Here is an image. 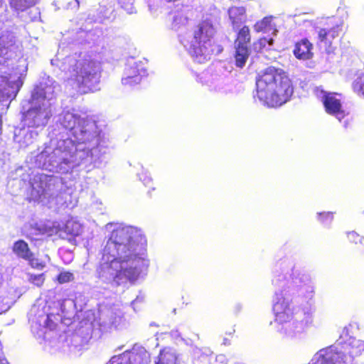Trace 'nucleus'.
<instances>
[{
  "instance_id": "1",
  "label": "nucleus",
  "mask_w": 364,
  "mask_h": 364,
  "mask_svg": "<svg viewBox=\"0 0 364 364\" xmlns=\"http://www.w3.org/2000/svg\"><path fill=\"white\" fill-rule=\"evenodd\" d=\"M146 240L131 228H118L111 234L103 250V260L97 269V277L104 283L120 286L134 282L139 269L145 265L143 257Z\"/></svg>"
},
{
  "instance_id": "2",
  "label": "nucleus",
  "mask_w": 364,
  "mask_h": 364,
  "mask_svg": "<svg viewBox=\"0 0 364 364\" xmlns=\"http://www.w3.org/2000/svg\"><path fill=\"white\" fill-rule=\"evenodd\" d=\"M256 96L268 107H278L288 102L294 86L288 74L282 69L269 66L256 77Z\"/></svg>"
},
{
  "instance_id": "3",
  "label": "nucleus",
  "mask_w": 364,
  "mask_h": 364,
  "mask_svg": "<svg viewBox=\"0 0 364 364\" xmlns=\"http://www.w3.org/2000/svg\"><path fill=\"white\" fill-rule=\"evenodd\" d=\"M191 36L188 51L197 63H205L223 50V46L214 40L215 29L208 21L195 24L191 28Z\"/></svg>"
},
{
  "instance_id": "4",
  "label": "nucleus",
  "mask_w": 364,
  "mask_h": 364,
  "mask_svg": "<svg viewBox=\"0 0 364 364\" xmlns=\"http://www.w3.org/2000/svg\"><path fill=\"white\" fill-rule=\"evenodd\" d=\"M68 80L80 95L93 92L100 80L96 63L89 58L75 60L69 70Z\"/></svg>"
},
{
  "instance_id": "5",
  "label": "nucleus",
  "mask_w": 364,
  "mask_h": 364,
  "mask_svg": "<svg viewBox=\"0 0 364 364\" xmlns=\"http://www.w3.org/2000/svg\"><path fill=\"white\" fill-rule=\"evenodd\" d=\"M343 36L342 26L336 24L329 28H321L318 33L317 44L328 52L336 48Z\"/></svg>"
},
{
  "instance_id": "6",
  "label": "nucleus",
  "mask_w": 364,
  "mask_h": 364,
  "mask_svg": "<svg viewBox=\"0 0 364 364\" xmlns=\"http://www.w3.org/2000/svg\"><path fill=\"white\" fill-rule=\"evenodd\" d=\"M323 93L322 102L326 112L341 121L348 114L343 109L341 100L336 97L337 94L325 91Z\"/></svg>"
},
{
  "instance_id": "7",
  "label": "nucleus",
  "mask_w": 364,
  "mask_h": 364,
  "mask_svg": "<svg viewBox=\"0 0 364 364\" xmlns=\"http://www.w3.org/2000/svg\"><path fill=\"white\" fill-rule=\"evenodd\" d=\"M23 82L10 80L9 75H0V102L12 101L16 98Z\"/></svg>"
},
{
  "instance_id": "8",
  "label": "nucleus",
  "mask_w": 364,
  "mask_h": 364,
  "mask_svg": "<svg viewBox=\"0 0 364 364\" xmlns=\"http://www.w3.org/2000/svg\"><path fill=\"white\" fill-rule=\"evenodd\" d=\"M274 320L279 324L290 322L293 318V311L288 301L283 297H278L273 305Z\"/></svg>"
},
{
  "instance_id": "9",
  "label": "nucleus",
  "mask_w": 364,
  "mask_h": 364,
  "mask_svg": "<svg viewBox=\"0 0 364 364\" xmlns=\"http://www.w3.org/2000/svg\"><path fill=\"white\" fill-rule=\"evenodd\" d=\"M313 49V44L306 38H304L295 43L293 54L298 60H310L314 56Z\"/></svg>"
},
{
  "instance_id": "10",
  "label": "nucleus",
  "mask_w": 364,
  "mask_h": 364,
  "mask_svg": "<svg viewBox=\"0 0 364 364\" xmlns=\"http://www.w3.org/2000/svg\"><path fill=\"white\" fill-rule=\"evenodd\" d=\"M43 118L44 114L42 108L38 106L30 108L25 112L23 114L22 120L27 124L28 127L37 128L43 124Z\"/></svg>"
},
{
  "instance_id": "11",
  "label": "nucleus",
  "mask_w": 364,
  "mask_h": 364,
  "mask_svg": "<svg viewBox=\"0 0 364 364\" xmlns=\"http://www.w3.org/2000/svg\"><path fill=\"white\" fill-rule=\"evenodd\" d=\"M231 26L234 30L240 28L247 21L246 9L243 6H232L228 10Z\"/></svg>"
},
{
  "instance_id": "12",
  "label": "nucleus",
  "mask_w": 364,
  "mask_h": 364,
  "mask_svg": "<svg viewBox=\"0 0 364 364\" xmlns=\"http://www.w3.org/2000/svg\"><path fill=\"white\" fill-rule=\"evenodd\" d=\"M236 36L235 39V47L250 48L251 42V32L248 26L244 25L240 28H237Z\"/></svg>"
},
{
  "instance_id": "13",
  "label": "nucleus",
  "mask_w": 364,
  "mask_h": 364,
  "mask_svg": "<svg viewBox=\"0 0 364 364\" xmlns=\"http://www.w3.org/2000/svg\"><path fill=\"white\" fill-rule=\"evenodd\" d=\"M155 364H178V356L168 348H164L156 357Z\"/></svg>"
},
{
  "instance_id": "14",
  "label": "nucleus",
  "mask_w": 364,
  "mask_h": 364,
  "mask_svg": "<svg viewBox=\"0 0 364 364\" xmlns=\"http://www.w3.org/2000/svg\"><path fill=\"white\" fill-rule=\"evenodd\" d=\"M141 80L142 75L139 70L135 67H131L127 70L126 76L122 79V82L123 85L132 87L139 84Z\"/></svg>"
},
{
  "instance_id": "15",
  "label": "nucleus",
  "mask_w": 364,
  "mask_h": 364,
  "mask_svg": "<svg viewBox=\"0 0 364 364\" xmlns=\"http://www.w3.org/2000/svg\"><path fill=\"white\" fill-rule=\"evenodd\" d=\"M13 252L20 258L23 259H28L31 251L28 245L23 240H18L14 243L12 247Z\"/></svg>"
},
{
  "instance_id": "16",
  "label": "nucleus",
  "mask_w": 364,
  "mask_h": 364,
  "mask_svg": "<svg viewBox=\"0 0 364 364\" xmlns=\"http://www.w3.org/2000/svg\"><path fill=\"white\" fill-rule=\"evenodd\" d=\"M250 55V48L235 47V65L242 68L245 66L249 56Z\"/></svg>"
},
{
  "instance_id": "17",
  "label": "nucleus",
  "mask_w": 364,
  "mask_h": 364,
  "mask_svg": "<svg viewBox=\"0 0 364 364\" xmlns=\"http://www.w3.org/2000/svg\"><path fill=\"white\" fill-rule=\"evenodd\" d=\"M272 16H265L262 19L257 21L254 24V30L257 33H267L274 29L272 23Z\"/></svg>"
},
{
  "instance_id": "18",
  "label": "nucleus",
  "mask_w": 364,
  "mask_h": 364,
  "mask_svg": "<svg viewBox=\"0 0 364 364\" xmlns=\"http://www.w3.org/2000/svg\"><path fill=\"white\" fill-rule=\"evenodd\" d=\"M9 1L11 8L21 11L26 10L36 4V0H9Z\"/></svg>"
},
{
  "instance_id": "19",
  "label": "nucleus",
  "mask_w": 364,
  "mask_h": 364,
  "mask_svg": "<svg viewBox=\"0 0 364 364\" xmlns=\"http://www.w3.org/2000/svg\"><path fill=\"white\" fill-rule=\"evenodd\" d=\"M78 121V117H77L75 114L70 112H67L64 114L61 121V124L65 129L73 130L76 127Z\"/></svg>"
},
{
  "instance_id": "20",
  "label": "nucleus",
  "mask_w": 364,
  "mask_h": 364,
  "mask_svg": "<svg viewBox=\"0 0 364 364\" xmlns=\"http://www.w3.org/2000/svg\"><path fill=\"white\" fill-rule=\"evenodd\" d=\"M353 91L364 97V73L360 74L352 83Z\"/></svg>"
},
{
  "instance_id": "21",
  "label": "nucleus",
  "mask_w": 364,
  "mask_h": 364,
  "mask_svg": "<svg viewBox=\"0 0 364 364\" xmlns=\"http://www.w3.org/2000/svg\"><path fill=\"white\" fill-rule=\"evenodd\" d=\"M28 280L33 285L37 287H42L45 283L46 275L44 273L38 274L28 273Z\"/></svg>"
},
{
  "instance_id": "22",
  "label": "nucleus",
  "mask_w": 364,
  "mask_h": 364,
  "mask_svg": "<svg viewBox=\"0 0 364 364\" xmlns=\"http://www.w3.org/2000/svg\"><path fill=\"white\" fill-rule=\"evenodd\" d=\"M309 364H336L333 355H319L313 358Z\"/></svg>"
},
{
  "instance_id": "23",
  "label": "nucleus",
  "mask_w": 364,
  "mask_h": 364,
  "mask_svg": "<svg viewBox=\"0 0 364 364\" xmlns=\"http://www.w3.org/2000/svg\"><path fill=\"white\" fill-rule=\"evenodd\" d=\"M25 260H27L29 265L35 269L42 270L46 267V263L36 258L33 252L31 254V256L29 255V258Z\"/></svg>"
},
{
  "instance_id": "24",
  "label": "nucleus",
  "mask_w": 364,
  "mask_h": 364,
  "mask_svg": "<svg viewBox=\"0 0 364 364\" xmlns=\"http://www.w3.org/2000/svg\"><path fill=\"white\" fill-rule=\"evenodd\" d=\"M55 280L59 284H65L74 280V275L70 272H62L58 274Z\"/></svg>"
},
{
  "instance_id": "25",
  "label": "nucleus",
  "mask_w": 364,
  "mask_h": 364,
  "mask_svg": "<svg viewBox=\"0 0 364 364\" xmlns=\"http://www.w3.org/2000/svg\"><path fill=\"white\" fill-rule=\"evenodd\" d=\"M347 239L350 243L357 245L362 242L363 237L357 232L352 231L347 233Z\"/></svg>"
},
{
  "instance_id": "26",
  "label": "nucleus",
  "mask_w": 364,
  "mask_h": 364,
  "mask_svg": "<svg viewBox=\"0 0 364 364\" xmlns=\"http://www.w3.org/2000/svg\"><path fill=\"white\" fill-rule=\"evenodd\" d=\"M333 219L332 212H322L318 214V220L322 223H331Z\"/></svg>"
},
{
  "instance_id": "27",
  "label": "nucleus",
  "mask_w": 364,
  "mask_h": 364,
  "mask_svg": "<svg viewBox=\"0 0 364 364\" xmlns=\"http://www.w3.org/2000/svg\"><path fill=\"white\" fill-rule=\"evenodd\" d=\"M9 309L8 301H5L4 299L0 298V314L6 311Z\"/></svg>"
},
{
  "instance_id": "28",
  "label": "nucleus",
  "mask_w": 364,
  "mask_h": 364,
  "mask_svg": "<svg viewBox=\"0 0 364 364\" xmlns=\"http://www.w3.org/2000/svg\"><path fill=\"white\" fill-rule=\"evenodd\" d=\"M269 42L268 39L265 37L260 38L255 43V45L259 44V50H262L264 47H265L266 44Z\"/></svg>"
},
{
  "instance_id": "29",
  "label": "nucleus",
  "mask_w": 364,
  "mask_h": 364,
  "mask_svg": "<svg viewBox=\"0 0 364 364\" xmlns=\"http://www.w3.org/2000/svg\"><path fill=\"white\" fill-rule=\"evenodd\" d=\"M346 354H348L349 355H353L354 352L353 350V348H349V345H346Z\"/></svg>"
},
{
  "instance_id": "30",
  "label": "nucleus",
  "mask_w": 364,
  "mask_h": 364,
  "mask_svg": "<svg viewBox=\"0 0 364 364\" xmlns=\"http://www.w3.org/2000/svg\"><path fill=\"white\" fill-rule=\"evenodd\" d=\"M75 4H76V5H77V8H79V6H80V2H79V0H75Z\"/></svg>"
},
{
  "instance_id": "31",
  "label": "nucleus",
  "mask_w": 364,
  "mask_h": 364,
  "mask_svg": "<svg viewBox=\"0 0 364 364\" xmlns=\"http://www.w3.org/2000/svg\"><path fill=\"white\" fill-rule=\"evenodd\" d=\"M348 124H349L348 121L345 122V124H344L345 127L347 128L348 127Z\"/></svg>"
},
{
  "instance_id": "32",
  "label": "nucleus",
  "mask_w": 364,
  "mask_h": 364,
  "mask_svg": "<svg viewBox=\"0 0 364 364\" xmlns=\"http://www.w3.org/2000/svg\"><path fill=\"white\" fill-rule=\"evenodd\" d=\"M0 364H8L5 360H0Z\"/></svg>"
},
{
  "instance_id": "33",
  "label": "nucleus",
  "mask_w": 364,
  "mask_h": 364,
  "mask_svg": "<svg viewBox=\"0 0 364 364\" xmlns=\"http://www.w3.org/2000/svg\"><path fill=\"white\" fill-rule=\"evenodd\" d=\"M77 233H75V234H73V235H72V239H74V238H75V236H77Z\"/></svg>"
},
{
  "instance_id": "34",
  "label": "nucleus",
  "mask_w": 364,
  "mask_h": 364,
  "mask_svg": "<svg viewBox=\"0 0 364 364\" xmlns=\"http://www.w3.org/2000/svg\"><path fill=\"white\" fill-rule=\"evenodd\" d=\"M334 356V358L336 357V355H338V353H336V355H333Z\"/></svg>"
}]
</instances>
